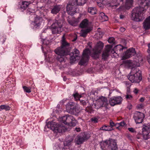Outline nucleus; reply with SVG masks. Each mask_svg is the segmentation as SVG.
Segmentation results:
<instances>
[{
  "label": "nucleus",
  "mask_w": 150,
  "mask_h": 150,
  "mask_svg": "<svg viewBox=\"0 0 150 150\" xmlns=\"http://www.w3.org/2000/svg\"><path fill=\"white\" fill-rule=\"evenodd\" d=\"M80 102L83 105H85L86 104L85 101L84 100H81Z\"/></svg>",
  "instance_id": "nucleus-51"
},
{
  "label": "nucleus",
  "mask_w": 150,
  "mask_h": 150,
  "mask_svg": "<svg viewBox=\"0 0 150 150\" xmlns=\"http://www.w3.org/2000/svg\"><path fill=\"white\" fill-rule=\"evenodd\" d=\"M144 117L143 113L140 112H137L134 114V118L137 124L142 123Z\"/></svg>",
  "instance_id": "nucleus-13"
},
{
  "label": "nucleus",
  "mask_w": 150,
  "mask_h": 150,
  "mask_svg": "<svg viewBox=\"0 0 150 150\" xmlns=\"http://www.w3.org/2000/svg\"><path fill=\"white\" fill-rule=\"evenodd\" d=\"M10 109V107L9 105H2L0 106V111L2 110H5L7 111L9 110Z\"/></svg>",
  "instance_id": "nucleus-31"
},
{
  "label": "nucleus",
  "mask_w": 150,
  "mask_h": 150,
  "mask_svg": "<svg viewBox=\"0 0 150 150\" xmlns=\"http://www.w3.org/2000/svg\"><path fill=\"white\" fill-rule=\"evenodd\" d=\"M100 129L102 130L111 131L113 129V128L109 125H104L100 127Z\"/></svg>",
  "instance_id": "nucleus-27"
},
{
  "label": "nucleus",
  "mask_w": 150,
  "mask_h": 150,
  "mask_svg": "<svg viewBox=\"0 0 150 150\" xmlns=\"http://www.w3.org/2000/svg\"><path fill=\"white\" fill-rule=\"evenodd\" d=\"M108 42L110 43H113L114 42L115 39L113 37H110L109 38L108 40Z\"/></svg>",
  "instance_id": "nucleus-41"
},
{
  "label": "nucleus",
  "mask_w": 150,
  "mask_h": 150,
  "mask_svg": "<svg viewBox=\"0 0 150 150\" xmlns=\"http://www.w3.org/2000/svg\"><path fill=\"white\" fill-rule=\"evenodd\" d=\"M91 29L90 28H88L85 30H82L80 33V35L83 37H85L87 35L88 33L90 32Z\"/></svg>",
  "instance_id": "nucleus-23"
},
{
  "label": "nucleus",
  "mask_w": 150,
  "mask_h": 150,
  "mask_svg": "<svg viewBox=\"0 0 150 150\" xmlns=\"http://www.w3.org/2000/svg\"><path fill=\"white\" fill-rule=\"evenodd\" d=\"M142 59V58L140 57V60L137 62L127 61V62L130 63V66H134L132 68L131 72L127 76L128 79L132 83H139L142 79L141 71L135 67L140 66V63L141 62Z\"/></svg>",
  "instance_id": "nucleus-1"
},
{
  "label": "nucleus",
  "mask_w": 150,
  "mask_h": 150,
  "mask_svg": "<svg viewBox=\"0 0 150 150\" xmlns=\"http://www.w3.org/2000/svg\"><path fill=\"white\" fill-rule=\"evenodd\" d=\"M137 138L138 139H139V138L138 137H137Z\"/></svg>",
  "instance_id": "nucleus-63"
},
{
  "label": "nucleus",
  "mask_w": 150,
  "mask_h": 150,
  "mask_svg": "<svg viewBox=\"0 0 150 150\" xmlns=\"http://www.w3.org/2000/svg\"><path fill=\"white\" fill-rule=\"evenodd\" d=\"M125 83H126V85H129V86H131V85L130 84L128 83L127 82H125Z\"/></svg>",
  "instance_id": "nucleus-59"
},
{
  "label": "nucleus",
  "mask_w": 150,
  "mask_h": 150,
  "mask_svg": "<svg viewBox=\"0 0 150 150\" xmlns=\"http://www.w3.org/2000/svg\"><path fill=\"white\" fill-rule=\"evenodd\" d=\"M30 4V3L28 1L23 2L21 5V8L23 10L26 9Z\"/></svg>",
  "instance_id": "nucleus-25"
},
{
  "label": "nucleus",
  "mask_w": 150,
  "mask_h": 150,
  "mask_svg": "<svg viewBox=\"0 0 150 150\" xmlns=\"http://www.w3.org/2000/svg\"><path fill=\"white\" fill-rule=\"evenodd\" d=\"M69 51V44L66 41L64 36H63L61 47H57L54 50L55 53L58 55L57 60L60 62H63L64 59L63 56L68 55Z\"/></svg>",
  "instance_id": "nucleus-3"
},
{
  "label": "nucleus",
  "mask_w": 150,
  "mask_h": 150,
  "mask_svg": "<svg viewBox=\"0 0 150 150\" xmlns=\"http://www.w3.org/2000/svg\"><path fill=\"white\" fill-rule=\"evenodd\" d=\"M39 12V11H37V12Z\"/></svg>",
  "instance_id": "nucleus-64"
},
{
  "label": "nucleus",
  "mask_w": 150,
  "mask_h": 150,
  "mask_svg": "<svg viewBox=\"0 0 150 150\" xmlns=\"http://www.w3.org/2000/svg\"><path fill=\"white\" fill-rule=\"evenodd\" d=\"M124 16L123 15H121L120 16V18L121 19H122L124 18Z\"/></svg>",
  "instance_id": "nucleus-58"
},
{
  "label": "nucleus",
  "mask_w": 150,
  "mask_h": 150,
  "mask_svg": "<svg viewBox=\"0 0 150 150\" xmlns=\"http://www.w3.org/2000/svg\"><path fill=\"white\" fill-rule=\"evenodd\" d=\"M78 20L76 19L68 21V22L70 25L74 26H76L78 25Z\"/></svg>",
  "instance_id": "nucleus-28"
},
{
  "label": "nucleus",
  "mask_w": 150,
  "mask_h": 150,
  "mask_svg": "<svg viewBox=\"0 0 150 150\" xmlns=\"http://www.w3.org/2000/svg\"><path fill=\"white\" fill-rule=\"evenodd\" d=\"M108 105V101L106 98L101 97L97 100L94 104L95 108L99 109L103 106H106Z\"/></svg>",
  "instance_id": "nucleus-10"
},
{
  "label": "nucleus",
  "mask_w": 150,
  "mask_h": 150,
  "mask_svg": "<svg viewBox=\"0 0 150 150\" xmlns=\"http://www.w3.org/2000/svg\"><path fill=\"white\" fill-rule=\"evenodd\" d=\"M109 123L110 125V127H111V128H112L115 125V123L112 120H110V121Z\"/></svg>",
  "instance_id": "nucleus-43"
},
{
  "label": "nucleus",
  "mask_w": 150,
  "mask_h": 150,
  "mask_svg": "<svg viewBox=\"0 0 150 150\" xmlns=\"http://www.w3.org/2000/svg\"><path fill=\"white\" fill-rule=\"evenodd\" d=\"M118 125L119 126H124L125 124L124 122H121L119 123H118Z\"/></svg>",
  "instance_id": "nucleus-47"
},
{
  "label": "nucleus",
  "mask_w": 150,
  "mask_h": 150,
  "mask_svg": "<svg viewBox=\"0 0 150 150\" xmlns=\"http://www.w3.org/2000/svg\"><path fill=\"white\" fill-rule=\"evenodd\" d=\"M23 88L25 92L29 93L31 92V88L30 87L23 86Z\"/></svg>",
  "instance_id": "nucleus-34"
},
{
  "label": "nucleus",
  "mask_w": 150,
  "mask_h": 150,
  "mask_svg": "<svg viewBox=\"0 0 150 150\" xmlns=\"http://www.w3.org/2000/svg\"><path fill=\"white\" fill-rule=\"evenodd\" d=\"M142 1H144V2H143L142 4H143L144 3H145L146 4V6H147L148 5V4L147 3V2H146V0H141Z\"/></svg>",
  "instance_id": "nucleus-53"
},
{
  "label": "nucleus",
  "mask_w": 150,
  "mask_h": 150,
  "mask_svg": "<svg viewBox=\"0 0 150 150\" xmlns=\"http://www.w3.org/2000/svg\"><path fill=\"white\" fill-rule=\"evenodd\" d=\"M125 97L126 99L127 100H131L132 98V97L131 95L127 93L125 96Z\"/></svg>",
  "instance_id": "nucleus-40"
},
{
  "label": "nucleus",
  "mask_w": 150,
  "mask_h": 150,
  "mask_svg": "<svg viewBox=\"0 0 150 150\" xmlns=\"http://www.w3.org/2000/svg\"><path fill=\"white\" fill-rule=\"evenodd\" d=\"M84 140L83 138L79 136H78L75 138V142L77 144H82Z\"/></svg>",
  "instance_id": "nucleus-22"
},
{
  "label": "nucleus",
  "mask_w": 150,
  "mask_h": 150,
  "mask_svg": "<svg viewBox=\"0 0 150 150\" xmlns=\"http://www.w3.org/2000/svg\"><path fill=\"white\" fill-rule=\"evenodd\" d=\"M66 99H63L61 101L59 102L60 105H62L64 103L66 102Z\"/></svg>",
  "instance_id": "nucleus-48"
},
{
  "label": "nucleus",
  "mask_w": 150,
  "mask_h": 150,
  "mask_svg": "<svg viewBox=\"0 0 150 150\" xmlns=\"http://www.w3.org/2000/svg\"><path fill=\"white\" fill-rule=\"evenodd\" d=\"M128 130L132 132H135L134 129L132 128H128Z\"/></svg>",
  "instance_id": "nucleus-49"
},
{
  "label": "nucleus",
  "mask_w": 150,
  "mask_h": 150,
  "mask_svg": "<svg viewBox=\"0 0 150 150\" xmlns=\"http://www.w3.org/2000/svg\"><path fill=\"white\" fill-rule=\"evenodd\" d=\"M142 135L144 139L147 140L150 138V126L144 124L142 128Z\"/></svg>",
  "instance_id": "nucleus-11"
},
{
  "label": "nucleus",
  "mask_w": 150,
  "mask_h": 150,
  "mask_svg": "<svg viewBox=\"0 0 150 150\" xmlns=\"http://www.w3.org/2000/svg\"><path fill=\"white\" fill-rule=\"evenodd\" d=\"M100 145L102 150H116L117 149L116 141L112 139L102 142Z\"/></svg>",
  "instance_id": "nucleus-5"
},
{
  "label": "nucleus",
  "mask_w": 150,
  "mask_h": 150,
  "mask_svg": "<svg viewBox=\"0 0 150 150\" xmlns=\"http://www.w3.org/2000/svg\"><path fill=\"white\" fill-rule=\"evenodd\" d=\"M91 120L94 123H96L98 122V119L96 117H94L92 118L91 119Z\"/></svg>",
  "instance_id": "nucleus-44"
},
{
  "label": "nucleus",
  "mask_w": 150,
  "mask_h": 150,
  "mask_svg": "<svg viewBox=\"0 0 150 150\" xmlns=\"http://www.w3.org/2000/svg\"><path fill=\"white\" fill-rule=\"evenodd\" d=\"M88 21L87 19L83 20L80 24V26L81 28L87 27L88 25Z\"/></svg>",
  "instance_id": "nucleus-24"
},
{
  "label": "nucleus",
  "mask_w": 150,
  "mask_h": 150,
  "mask_svg": "<svg viewBox=\"0 0 150 150\" xmlns=\"http://www.w3.org/2000/svg\"><path fill=\"white\" fill-rule=\"evenodd\" d=\"M74 119V118L71 115H67V122H66V124H69Z\"/></svg>",
  "instance_id": "nucleus-33"
},
{
  "label": "nucleus",
  "mask_w": 150,
  "mask_h": 150,
  "mask_svg": "<svg viewBox=\"0 0 150 150\" xmlns=\"http://www.w3.org/2000/svg\"><path fill=\"white\" fill-rule=\"evenodd\" d=\"M75 130L77 132H79L80 131V129L79 128H75Z\"/></svg>",
  "instance_id": "nucleus-56"
},
{
  "label": "nucleus",
  "mask_w": 150,
  "mask_h": 150,
  "mask_svg": "<svg viewBox=\"0 0 150 150\" xmlns=\"http://www.w3.org/2000/svg\"><path fill=\"white\" fill-rule=\"evenodd\" d=\"M112 46L110 45H107L105 48V50L103 52L102 55V59L105 60L107 59L109 54L111 53L113 54L116 53L117 55H115V57L118 56L117 53L116 52V50L112 49Z\"/></svg>",
  "instance_id": "nucleus-9"
},
{
  "label": "nucleus",
  "mask_w": 150,
  "mask_h": 150,
  "mask_svg": "<svg viewBox=\"0 0 150 150\" xmlns=\"http://www.w3.org/2000/svg\"><path fill=\"white\" fill-rule=\"evenodd\" d=\"M88 11L92 15H93L97 13V10L96 8L93 7H89L88 8Z\"/></svg>",
  "instance_id": "nucleus-30"
},
{
  "label": "nucleus",
  "mask_w": 150,
  "mask_h": 150,
  "mask_svg": "<svg viewBox=\"0 0 150 150\" xmlns=\"http://www.w3.org/2000/svg\"><path fill=\"white\" fill-rule=\"evenodd\" d=\"M41 8H42V10L43 9H44V8L43 7H42ZM42 11V10L41 11L40 10V12H41Z\"/></svg>",
  "instance_id": "nucleus-62"
},
{
  "label": "nucleus",
  "mask_w": 150,
  "mask_h": 150,
  "mask_svg": "<svg viewBox=\"0 0 150 150\" xmlns=\"http://www.w3.org/2000/svg\"><path fill=\"white\" fill-rule=\"evenodd\" d=\"M62 24L60 20L56 21L51 26L52 33L54 34L60 33L63 30Z\"/></svg>",
  "instance_id": "nucleus-8"
},
{
  "label": "nucleus",
  "mask_w": 150,
  "mask_h": 150,
  "mask_svg": "<svg viewBox=\"0 0 150 150\" xmlns=\"http://www.w3.org/2000/svg\"><path fill=\"white\" fill-rule=\"evenodd\" d=\"M99 16L100 17V19L103 21H107L108 19V16L103 12H100L99 14Z\"/></svg>",
  "instance_id": "nucleus-26"
},
{
  "label": "nucleus",
  "mask_w": 150,
  "mask_h": 150,
  "mask_svg": "<svg viewBox=\"0 0 150 150\" xmlns=\"http://www.w3.org/2000/svg\"><path fill=\"white\" fill-rule=\"evenodd\" d=\"M46 127L56 133L62 132L65 130V127L63 125L57 124L54 121L48 122L46 124L45 127Z\"/></svg>",
  "instance_id": "nucleus-6"
},
{
  "label": "nucleus",
  "mask_w": 150,
  "mask_h": 150,
  "mask_svg": "<svg viewBox=\"0 0 150 150\" xmlns=\"http://www.w3.org/2000/svg\"><path fill=\"white\" fill-rule=\"evenodd\" d=\"M66 107L67 112L71 114L76 115L79 112L78 105L73 102L68 103L67 104Z\"/></svg>",
  "instance_id": "nucleus-7"
},
{
  "label": "nucleus",
  "mask_w": 150,
  "mask_h": 150,
  "mask_svg": "<svg viewBox=\"0 0 150 150\" xmlns=\"http://www.w3.org/2000/svg\"><path fill=\"white\" fill-rule=\"evenodd\" d=\"M120 30L121 32H123L125 31V29L124 28H120Z\"/></svg>",
  "instance_id": "nucleus-52"
},
{
  "label": "nucleus",
  "mask_w": 150,
  "mask_h": 150,
  "mask_svg": "<svg viewBox=\"0 0 150 150\" xmlns=\"http://www.w3.org/2000/svg\"><path fill=\"white\" fill-rule=\"evenodd\" d=\"M145 99L144 98V97H142V98H140L139 100H140V102H144V101Z\"/></svg>",
  "instance_id": "nucleus-54"
},
{
  "label": "nucleus",
  "mask_w": 150,
  "mask_h": 150,
  "mask_svg": "<svg viewBox=\"0 0 150 150\" xmlns=\"http://www.w3.org/2000/svg\"><path fill=\"white\" fill-rule=\"evenodd\" d=\"M50 40H49L46 39L43 40L42 42L43 45L42 47V50L43 52L44 51V49L45 48V47H44V46L45 45H49L50 44Z\"/></svg>",
  "instance_id": "nucleus-29"
},
{
  "label": "nucleus",
  "mask_w": 150,
  "mask_h": 150,
  "mask_svg": "<svg viewBox=\"0 0 150 150\" xmlns=\"http://www.w3.org/2000/svg\"><path fill=\"white\" fill-rule=\"evenodd\" d=\"M73 2L68 4L67 6V12L69 14L72 16L76 13L75 7Z\"/></svg>",
  "instance_id": "nucleus-18"
},
{
  "label": "nucleus",
  "mask_w": 150,
  "mask_h": 150,
  "mask_svg": "<svg viewBox=\"0 0 150 150\" xmlns=\"http://www.w3.org/2000/svg\"><path fill=\"white\" fill-rule=\"evenodd\" d=\"M122 100V98L121 96H113L110 98L109 103L111 106H114L121 103Z\"/></svg>",
  "instance_id": "nucleus-12"
},
{
  "label": "nucleus",
  "mask_w": 150,
  "mask_h": 150,
  "mask_svg": "<svg viewBox=\"0 0 150 150\" xmlns=\"http://www.w3.org/2000/svg\"><path fill=\"white\" fill-rule=\"evenodd\" d=\"M143 27L146 30L150 28V16L147 18L144 22Z\"/></svg>",
  "instance_id": "nucleus-19"
},
{
  "label": "nucleus",
  "mask_w": 150,
  "mask_h": 150,
  "mask_svg": "<svg viewBox=\"0 0 150 150\" xmlns=\"http://www.w3.org/2000/svg\"><path fill=\"white\" fill-rule=\"evenodd\" d=\"M145 9L140 6L135 8L132 11L131 18L136 21L139 22L142 21L144 17L143 16Z\"/></svg>",
  "instance_id": "nucleus-4"
},
{
  "label": "nucleus",
  "mask_w": 150,
  "mask_h": 150,
  "mask_svg": "<svg viewBox=\"0 0 150 150\" xmlns=\"http://www.w3.org/2000/svg\"><path fill=\"white\" fill-rule=\"evenodd\" d=\"M114 49L117 52H121L122 50L123 47L121 45H118L115 47Z\"/></svg>",
  "instance_id": "nucleus-32"
},
{
  "label": "nucleus",
  "mask_w": 150,
  "mask_h": 150,
  "mask_svg": "<svg viewBox=\"0 0 150 150\" xmlns=\"http://www.w3.org/2000/svg\"><path fill=\"white\" fill-rule=\"evenodd\" d=\"M57 109H59V106L58 105H57Z\"/></svg>",
  "instance_id": "nucleus-61"
},
{
  "label": "nucleus",
  "mask_w": 150,
  "mask_h": 150,
  "mask_svg": "<svg viewBox=\"0 0 150 150\" xmlns=\"http://www.w3.org/2000/svg\"><path fill=\"white\" fill-rule=\"evenodd\" d=\"M144 107V104L142 103L138 105L137 106V108L139 109L142 108Z\"/></svg>",
  "instance_id": "nucleus-45"
},
{
  "label": "nucleus",
  "mask_w": 150,
  "mask_h": 150,
  "mask_svg": "<svg viewBox=\"0 0 150 150\" xmlns=\"http://www.w3.org/2000/svg\"><path fill=\"white\" fill-rule=\"evenodd\" d=\"M67 115H66V116H64L61 117V120L62 122L64 124H66V122H67Z\"/></svg>",
  "instance_id": "nucleus-39"
},
{
  "label": "nucleus",
  "mask_w": 150,
  "mask_h": 150,
  "mask_svg": "<svg viewBox=\"0 0 150 150\" xmlns=\"http://www.w3.org/2000/svg\"><path fill=\"white\" fill-rule=\"evenodd\" d=\"M42 13H41V17L36 16L35 19V20L33 25L34 27L36 28L39 27L42 21V17L43 15L44 16V15L43 14L44 13H43V11H42Z\"/></svg>",
  "instance_id": "nucleus-16"
},
{
  "label": "nucleus",
  "mask_w": 150,
  "mask_h": 150,
  "mask_svg": "<svg viewBox=\"0 0 150 150\" xmlns=\"http://www.w3.org/2000/svg\"><path fill=\"white\" fill-rule=\"evenodd\" d=\"M87 0H76L75 2H73L74 5L81 6L85 4Z\"/></svg>",
  "instance_id": "nucleus-21"
},
{
  "label": "nucleus",
  "mask_w": 150,
  "mask_h": 150,
  "mask_svg": "<svg viewBox=\"0 0 150 150\" xmlns=\"http://www.w3.org/2000/svg\"><path fill=\"white\" fill-rule=\"evenodd\" d=\"M133 0H126L125 5L121 6L118 9L119 11H123L125 9H129L132 5Z\"/></svg>",
  "instance_id": "nucleus-17"
},
{
  "label": "nucleus",
  "mask_w": 150,
  "mask_h": 150,
  "mask_svg": "<svg viewBox=\"0 0 150 150\" xmlns=\"http://www.w3.org/2000/svg\"><path fill=\"white\" fill-rule=\"evenodd\" d=\"M136 54L135 49L131 48L129 49L125 52V54L123 57V59H126L132 57Z\"/></svg>",
  "instance_id": "nucleus-14"
},
{
  "label": "nucleus",
  "mask_w": 150,
  "mask_h": 150,
  "mask_svg": "<svg viewBox=\"0 0 150 150\" xmlns=\"http://www.w3.org/2000/svg\"><path fill=\"white\" fill-rule=\"evenodd\" d=\"M61 5H56L55 6L51 11V13L53 14H56L60 11Z\"/></svg>",
  "instance_id": "nucleus-20"
},
{
  "label": "nucleus",
  "mask_w": 150,
  "mask_h": 150,
  "mask_svg": "<svg viewBox=\"0 0 150 150\" xmlns=\"http://www.w3.org/2000/svg\"><path fill=\"white\" fill-rule=\"evenodd\" d=\"M103 47V43L99 41L97 43L91 54L89 49H86L84 50L82 57L79 62V64L83 65L86 64L88 62L90 55L92 57L95 58L98 57V54L100 52Z\"/></svg>",
  "instance_id": "nucleus-2"
},
{
  "label": "nucleus",
  "mask_w": 150,
  "mask_h": 150,
  "mask_svg": "<svg viewBox=\"0 0 150 150\" xmlns=\"http://www.w3.org/2000/svg\"><path fill=\"white\" fill-rule=\"evenodd\" d=\"M139 91V90L137 88H135L134 91L133 92L136 94H137Z\"/></svg>",
  "instance_id": "nucleus-50"
},
{
  "label": "nucleus",
  "mask_w": 150,
  "mask_h": 150,
  "mask_svg": "<svg viewBox=\"0 0 150 150\" xmlns=\"http://www.w3.org/2000/svg\"><path fill=\"white\" fill-rule=\"evenodd\" d=\"M69 139V140L66 141L67 146H69L70 145L73 140V139L72 137H70Z\"/></svg>",
  "instance_id": "nucleus-38"
},
{
  "label": "nucleus",
  "mask_w": 150,
  "mask_h": 150,
  "mask_svg": "<svg viewBox=\"0 0 150 150\" xmlns=\"http://www.w3.org/2000/svg\"><path fill=\"white\" fill-rule=\"evenodd\" d=\"M80 58H78L77 56L73 55L71 56L70 57V60L71 62H74L77 60H79Z\"/></svg>",
  "instance_id": "nucleus-35"
},
{
  "label": "nucleus",
  "mask_w": 150,
  "mask_h": 150,
  "mask_svg": "<svg viewBox=\"0 0 150 150\" xmlns=\"http://www.w3.org/2000/svg\"><path fill=\"white\" fill-rule=\"evenodd\" d=\"M73 53V55L77 56V57L78 58H80L79 56V51L76 49H74Z\"/></svg>",
  "instance_id": "nucleus-36"
},
{
  "label": "nucleus",
  "mask_w": 150,
  "mask_h": 150,
  "mask_svg": "<svg viewBox=\"0 0 150 150\" xmlns=\"http://www.w3.org/2000/svg\"><path fill=\"white\" fill-rule=\"evenodd\" d=\"M70 123H71V125L72 126H74L76 125L77 123V121L76 120H75L74 118V119L72 120Z\"/></svg>",
  "instance_id": "nucleus-42"
},
{
  "label": "nucleus",
  "mask_w": 150,
  "mask_h": 150,
  "mask_svg": "<svg viewBox=\"0 0 150 150\" xmlns=\"http://www.w3.org/2000/svg\"><path fill=\"white\" fill-rule=\"evenodd\" d=\"M148 61L149 63L150 64V58H149L148 59Z\"/></svg>",
  "instance_id": "nucleus-60"
},
{
  "label": "nucleus",
  "mask_w": 150,
  "mask_h": 150,
  "mask_svg": "<svg viewBox=\"0 0 150 150\" xmlns=\"http://www.w3.org/2000/svg\"><path fill=\"white\" fill-rule=\"evenodd\" d=\"M100 2H97L98 5L100 7H102L103 6V4L101 3V2L103 1L104 0H100Z\"/></svg>",
  "instance_id": "nucleus-46"
},
{
  "label": "nucleus",
  "mask_w": 150,
  "mask_h": 150,
  "mask_svg": "<svg viewBox=\"0 0 150 150\" xmlns=\"http://www.w3.org/2000/svg\"><path fill=\"white\" fill-rule=\"evenodd\" d=\"M74 97L76 100H80V98L81 97V96L78 93H76L73 94Z\"/></svg>",
  "instance_id": "nucleus-37"
},
{
  "label": "nucleus",
  "mask_w": 150,
  "mask_h": 150,
  "mask_svg": "<svg viewBox=\"0 0 150 150\" xmlns=\"http://www.w3.org/2000/svg\"><path fill=\"white\" fill-rule=\"evenodd\" d=\"M148 49L147 50V52L148 53H149L150 52V44H149L148 45Z\"/></svg>",
  "instance_id": "nucleus-55"
},
{
  "label": "nucleus",
  "mask_w": 150,
  "mask_h": 150,
  "mask_svg": "<svg viewBox=\"0 0 150 150\" xmlns=\"http://www.w3.org/2000/svg\"><path fill=\"white\" fill-rule=\"evenodd\" d=\"M129 92H130L129 88H128L127 89V93H129Z\"/></svg>",
  "instance_id": "nucleus-57"
},
{
  "label": "nucleus",
  "mask_w": 150,
  "mask_h": 150,
  "mask_svg": "<svg viewBox=\"0 0 150 150\" xmlns=\"http://www.w3.org/2000/svg\"><path fill=\"white\" fill-rule=\"evenodd\" d=\"M123 0H112L110 2L107 4L108 7L112 8H116L120 5V2L123 3Z\"/></svg>",
  "instance_id": "nucleus-15"
}]
</instances>
